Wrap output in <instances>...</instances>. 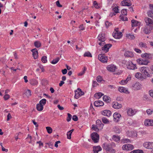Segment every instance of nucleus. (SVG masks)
I'll list each match as a JSON object with an SVG mask.
<instances>
[{
	"instance_id": "1",
	"label": "nucleus",
	"mask_w": 153,
	"mask_h": 153,
	"mask_svg": "<svg viewBox=\"0 0 153 153\" xmlns=\"http://www.w3.org/2000/svg\"><path fill=\"white\" fill-rule=\"evenodd\" d=\"M115 146V144L114 143L110 144L104 143L103 145V148L110 153H115L116 151L114 149Z\"/></svg>"
},
{
	"instance_id": "2",
	"label": "nucleus",
	"mask_w": 153,
	"mask_h": 153,
	"mask_svg": "<svg viewBox=\"0 0 153 153\" xmlns=\"http://www.w3.org/2000/svg\"><path fill=\"white\" fill-rule=\"evenodd\" d=\"M97 39L100 42H98V44L101 46H103L105 44V41L106 39L105 34H99L97 37Z\"/></svg>"
},
{
	"instance_id": "3",
	"label": "nucleus",
	"mask_w": 153,
	"mask_h": 153,
	"mask_svg": "<svg viewBox=\"0 0 153 153\" xmlns=\"http://www.w3.org/2000/svg\"><path fill=\"white\" fill-rule=\"evenodd\" d=\"M113 37L117 39L120 38L122 36V33L118 31V28L115 29V30L113 33Z\"/></svg>"
},
{
	"instance_id": "4",
	"label": "nucleus",
	"mask_w": 153,
	"mask_h": 153,
	"mask_svg": "<svg viewBox=\"0 0 153 153\" xmlns=\"http://www.w3.org/2000/svg\"><path fill=\"white\" fill-rule=\"evenodd\" d=\"M140 70L142 73L145 75V76L148 77L150 76V74L148 72L149 68H148L144 66L140 68Z\"/></svg>"
},
{
	"instance_id": "5",
	"label": "nucleus",
	"mask_w": 153,
	"mask_h": 153,
	"mask_svg": "<svg viewBox=\"0 0 153 153\" xmlns=\"http://www.w3.org/2000/svg\"><path fill=\"white\" fill-rule=\"evenodd\" d=\"M91 137L94 143H98L99 141V136L96 132H93L91 134Z\"/></svg>"
},
{
	"instance_id": "6",
	"label": "nucleus",
	"mask_w": 153,
	"mask_h": 153,
	"mask_svg": "<svg viewBox=\"0 0 153 153\" xmlns=\"http://www.w3.org/2000/svg\"><path fill=\"white\" fill-rule=\"evenodd\" d=\"M98 59L102 63H107V62L108 58L104 54H99L98 56Z\"/></svg>"
},
{
	"instance_id": "7",
	"label": "nucleus",
	"mask_w": 153,
	"mask_h": 153,
	"mask_svg": "<svg viewBox=\"0 0 153 153\" xmlns=\"http://www.w3.org/2000/svg\"><path fill=\"white\" fill-rule=\"evenodd\" d=\"M137 63L140 65H147L149 63V61L148 59L140 58L137 60Z\"/></svg>"
},
{
	"instance_id": "8",
	"label": "nucleus",
	"mask_w": 153,
	"mask_h": 153,
	"mask_svg": "<svg viewBox=\"0 0 153 153\" xmlns=\"http://www.w3.org/2000/svg\"><path fill=\"white\" fill-rule=\"evenodd\" d=\"M145 21L146 25L150 27L151 29L153 28V20L148 17L145 18Z\"/></svg>"
},
{
	"instance_id": "9",
	"label": "nucleus",
	"mask_w": 153,
	"mask_h": 153,
	"mask_svg": "<svg viewBox=\"0 0 153 153\" xmlns=\"http://www.w3.org/2000/svg\"><path fill=\"white\" fill-rule=\"evenodd\" d=\"M122 148L123 150L129 151L133 149L134 148V147L131 144H127L123 145Z\"/></svg>"
},
{
	"instance_id": "10",
	"label": "nucleus",
	"mask_w": 153,
	"mask_h": 153,
	"mask_svg": "<svg viewBox=\"0 0 153 153\" xmlns=\"http://www.w3.org/2000/svg\"><path fill=\"white\" fill-rule=\"evenodd\" d=\"M143 146L146 149H151L153 148V142H146L143 144Z\"/></svg>"
},
{
	"instance_id": "11",
	"label": "nucleus",
	"mask_w": 153,
	"mask_h": 153,
	"mask_svg": "<svg viewBox=\"0 0 153 153\" xmlns=\"http://www.w3.org/2000/svg\"><path fill=\"white\" fill-rule=\"evenodd\" d=\"M114 121L116 122H118L119 121L120 118L121 117V115L117 112H115L113 114Z\"/></svg>"
},
{
	"instance_id": "12",
	"label": "nucleus",
	"mask_w": 153,
	"mask_h": 153,
	"mask_svg": "<svg viewBox=\"0 0 153 153\" xmlns=\"http://www.w3.org/2000/svg\"><path fill=\"white\" fill-rule=\"evenodd\" d=\"M137 112V110L136 109L133 110L132 108H129L127 110V113L128 115L130 116H133Z\"/></svg>"
},
{
	"instance_id": "13",
	"label": "nucleus",
	"mask_w": 153,
	"mask_h": 153,
	"mask_svg": "<svg viewBox=\"0 0 153 153\" xmlns=\"http://www.w3.org/2000/svg\"><path fill=\"white\" fill-rule=\"evenodd\" d=\"M127 64L128 65L127 68L128 69L131 70H134L137 69L136 64H133L132 62L130 63L128 62H127Z\"/></svg>"
},
{
	"instance_id": "14",
	"label": "nucleus",
	"mask_w": 153,
	"mask_h": 153,
	"mask_svg": "<svg viewBox=\"0 0 153 153\" xmlns=\"http://www.w3.org/2000/svg\"><path fill=\"white\" fill-rule=\"evenodd\" d=\"M121 4L123 6H130L131 5V1L129 0H125L121 1Z\"/></svg>"
},
{
	"instance_id": "15",
	"label": "nucleus",
	"mask_w": 153,
	"mask_h": 153,
	"mask_svg": "<svg viewBox=\"0 0 153 153\" xmlns=\"http://www.w3.org/2000/svg\"><path fill=\"white\" fill-rule=\"evenodd\" d=\"M141 57L143 59L145 58V59H148V60L149 59H150L152 57L151 54L149 53H144L142 54L141 55Z\"/></svg>"
},
{
	"instance_id": "16",
	"label": "nucleus",
	"mask_w": 153,
	"mask_h": 153,
	"mask_svg": "<svg viewBox=\"0 0 153 153\" xmlns=\"http://www.w3.org/2000/svg\"><path fill=\"white\" fill-rule=\"evenodd\" d=\"M113 107L115 109H118L121 108L122 105L121 104L118 103L117 102H112Z\"/></svg>"
},
{
	"instance_id": "17",
	"label": "nucleus",
	"mask_w": 153,
	"mask_h": 153,
	"mask_svg": "<svg viewBox=\"0 0 153 153\" xmlns=\"http://www.w3.org/2000/svg\"><path fill=\"white\" fill-rule=\"evenodd\" d=\"M107 70L111 72H114L116 69H117L116 66L114 65H108L107 68Z\"/></svg>"
},
{
	"instance_id": "18",
	"label": "nucleus",
	"mask_w": 153,
	"mask_h": 153,
	"mask_svg": "<svg viewBox=\"0 0 153 153\" xmlns=\"http://www.w3.org/2000/svg\"><path fill=\"white\" fill-rule=\"evenodd\" d=\"M101 114L103 115L109 117L111 115V112L109 110H105L102 111Z\"/></svg>"
},
{
	"instance_id": "19",
	"label": "nucleus",
	"mask_w": 153,
	"mask_h": 153,
	"mask_svg": "<svg viewBox=\"0 0 153 153\" xmlns=\"http://www.w3.org/2000/svg\"><path fill=\"white\" fill-rule=\"evenodd\" d=\"M96 126H97L100 129H102L104 124L102 123L101 121L100 120H97L96 122Z\"/></svg>"
},
{
	"instance_id": "20",
	"label": "nucleus",
	"mask_w": 153,
	"mask_h": 153,
	"mask_svg": "<svg viewBox=\"0 0 153 153\" xmlns=\"http://www.w3.org/2000/svg\"><path fill=\"white\" fill-rule=\"evenodd\" d=\"M104 45V47H102V50L107 52L108 51L109 48L112 46V45L110 44H108Z\"/></svg>"
},
{
	"instance_id": "21",
	"label": "nucleus",
	"mask_w": 153,
	"mask_h": 153,
	"mask_svg": "<svg viewBox=\"0 0 153 153\" xmlns=\"http://www.w3.org/2000/svg\"><path fill=\"white\" fill-rule=\"evenodd\" d=\"M31 51L33 53V56L34 59H37L38 56V53L37 49L36 48L33 49Z\"/></svg>"
},
{
	"instance_id": "22",
	"label": "nucleus",
	"mask_w": 153,
	"mask_h": 153,
	"mask_svg": "<svg viewBox=\"0 0 153 153\" xmlns=\"http://www.w3.org/2000/svg\"><path fill=\"white\" fill-rule=\"evenodd\" d=\"M104 105V103L102 101L100 100L96 101L94 103V105L97 107L102 106Z\"/></svg>"
},
{
	"instance_id": "23",
	"label": "nucleus",
	"mask_w": 153,
	"mask_h": 153,
	"mask_svg": "<svg viewBox=\"0 0 153 153\" xmlns=\"http://www.w3.org/2000/svg\"><path fill=\"white\" fill-rule=\"evenodd\" d=\"M135 76L136 78L140 79H145L146 78V76H143L142 74L140 73H136Z\"/></svg>"
},
{
	"instance_id": "24",
	"label": "nucleus",
	"mask_w": 153,
	"mask_h": 153,
	"mask_svg": "<svg viewBox=\"0 0 153 153\" xmlns=\"http://www.w3.org/2000/svg\"><path fill=\"white\" fill-rule=\"evenodd\" d=\"M102 150V148L101 147L99 146H95L93 147V151L94 153H98L99 152Z\"/></svg>"
},
{
	"instance_id": "25",
	"label": "nucleus",
	"mask_w": 153,
	"mask_h": 153,
	"mask_svg": "<svg viewBox=\"0 0 153 153\" xmlns=\"http://www.w3.org/2000/svg\"><path fill=\"white\" fill-rule=\"evenodd\" d=\"M133 87L134 90H138L141 88V85L139 82H137L133 85Z\"/></svg>"
},
{
	"instance_id": "26",
	"label": "nucleus",
	"mask_w": 153,
	"mask_h": 153,
	"mask_svg": "<svg viewBox=\"0 0 153 153\" xmlns=\"http://www.w3.org/2000/svg\"><path fill=\"white\" fill-rule=\"evenodd\" d=\"M124 56L127 57L131 58L133 56L134 54L132 52L127 51L125 53Z\"/></svg>"
},
{
	"instance_id": "27",
	"label": "nucleus",
	"mask_w": 153,
	"mask_h": 153,
	"mask_svg": "<svg viewBox=\"0 0 153 153\" xmlns=\"http://www.w3.org/2000/svg\"><path fill=\"white\" fill-rule=\"evenodd\" d=\"M75 93L74 97L76 99H78L81 96L79 88H78L77 90L75 91Z\"/></svg>"
},
{
	"instance_id": "28",
	"label": "nucleus",
	"mask_w": 153,
	"mask_h": 153,
	"mask_svg": "<svg viewBox=\"0 0 153 153\" xmlns=\"http://www.w3.org/2000/svg\"><path fill=\"white\" fill-rule=\"evenodd\" d=\"M151 30L148 26H146L144 29L143 32L146 34H149L151 32Z\"/></svg>"
},
{
	"instance_id": "29",
	"label": "nucleus",
	"mask_w": 153,
	"mask_h": 153,
	"mask_svg": "<svg viewBox=\"0 0 153 153\" xmlns=\"http://www.w3.org/2000/svg\"><path fill=\"white\" fill-rule=\"evenodd\" d=\"M103 99L104 101L107 102H110L111 101L110 98L106 95H105L103 97Z\"/></svg>"
},
{
	"instance_id": "30",
	"label": "nucleus",
	"mask_w": 153,
	"mask_h": 153,
	"mask_svg": "<svg viewBox=\"0 0 153 153\" xmlns=\"http://www.w3.org/2000/svg\"><path fill=\"white\" fill-rule=\"evenodd\" d=\"M103 95V94L101 93L98 92L96 93L94 95V97L97 99H99Z\"/></svg>"
},
{
	"instance_id": "31",
	"label": "nucleus",
	"mask_w": 153,
	"mask_h": 153,
	"mask_svg": "<svg viewBox=\"0 0 153 153\" xmlns=\"http://www.w3.org/2000/svg\"><path fill=\"white\" fill-rule=\"evenodd\" d=\"M43 109V105H41L40 104H38L36 105V109L38 111H42Z\"/></svg>"
},
{
	"instance_id": "32",
	"label": "nucleus",
	"mask_w": 153,
	"mask_h": 153,
	"mask_svg": "<svg viewBox=\"0 0 153 153\" xmlns=\"http://www.w3.org/2000/svg\"><path fill=\"white\" fill-rule=\"evenodd\" d=\"M74 129H73L67 133V137L68 139H70L71 138V135Z\"/></svg>"
},
{
	"instance_id": "33",
	"label": "nucleus",
	"mask_w": 153,
	"mask_h": 153,
	"mask_svg": "<svg viewBox=\"0 0 153 153\" xmlns=\"http://www.w3.org/2000/svg\"><path fill=\"white\" fill-rule=\"evenodd\" d=\"M130 153H144L143 151L141 149L134 150L131 151Z\"/></svg>"
},
{
	"instance_id": "34",
	"label": "nucleus",
	"mask_w": 153,
	"mask_h": 153,
	"mask_svg": "<svg viewBox=\"0 0 153 153\" xmlns=\"http://www.w3.org/2000/svg\"><path fill=\"white\" fill-rule=\"evenodd\" d=\"M118 90L121 92L126 93L128 91V90L123 87H120L118 88Z\"/></svg>"
},
{
	"instance_id": "35",
	"label": "nucleus",
	"mask_w": 153,
	"mask_h": 153,
	"mask_svg": "<svg viewBox=\"0 0 153 153\" xmlns=\"http://www.w3.org/2000/svg\"><path fill=\"white\" fill-rule=\"evenodd\" d=\"M38 81L35 79H32L30 81V83L31 85H34L37 84Z\"/></svg>"
},
{
	"instance_id": "36",
	"label": "nucleus",
	"mask_w": 153,
	"mask_h": 153,
	"mask_svg": "<svg viewBox=\"0 0 153 153\" xmlns=\"http://www.w3.org/2000/svg\"><path fill=\"white\" fill-rule=\"evenodd\" d=\"M102 122L104 124H109L110 123L109 120L105 117H102Z\"/></svg>"
},
{
	"instance_id": "37",
	"label": "nucleus",
	"mask_w": 153,
	"mask_h": 153,
	"mask_svg": "<svg viewBox=\"0 0 153 153\" xmlns=\"http://www.w3.org/2000/svg\"><path fill=\"white\" fill-rule=\"evenodd\" d=\"M131 22L132 23V27L136 26H137L138 23H139V22H138L137 21L134 19L132 20Z\"/></svg>"
},
{
	"instance_id": "38",
	"label": "nucleus",
	"mask_w": 153,
	"mask_h": 153,
	"mask_svg": "<svg viewBox=\"0 0 153 153\" xmlns=\"http://www.w3.org/2000/svg\"><path fill=\"white\" fill-rule=\"evenodd\" d=\"M112 138L114 140L117 142L118 141H120V137L118 136L114 135L113 136Z\"/></svg>"
},
{
	"instance_id": "39",
	"label": "nucleus",
	"mask_w": 153,
	"mask_h": 153,
	"mask_svg": "<svg viewBox=\"0 0 153 153\" xmlns=\"http://www.w3.org/2000/svg\"><path fill=\"white\" fill-rule=\"evenodd\" d=\"M60 60L59 57H57L53 59L51 62V63L53 64H55L57 63Z\"/></svg>"
},
{
	"instance_id": "40",
	"label": "nucleus",
	"mask_w": 153,
	"mask_h": 153,
	"mask_svg": "<svg viewBox=\"0 0 153 153\" xmlns=\"http://www.w3.org/2000/svg\"><path fill=\"white\" fill-rule=\"evenodd\" d=\"M34 46L37 48L40 47L41 45V44L39 41H36L34 43Z\"/></svg>"
},
{
	"instance_id": "41",
	"label": "nucleus",
	"mask_w": 153,
	"mask_h": 153,
	"mask_svg": "<svg viewBox=\"0 0 153 153\" xmlns=\"http://www.w3.org/2000/svg\"><path fill=\"white\" fill-rule=\"evenodd\" d=\"M25 94L27 97H29L31 95V92L30 90H27L25 93Z\"/></svg>"
},
{
	"instance_id": "42",
	"label": "nucleus",
	"mask_w": 153,
	"mask_h": 153,
	"mask_svg": "<svg viewBox=\"0 0 153 153\" xmlns=\"http://www.w3.org/2000/svg\"><path fill=\"white\" fill-rule=\"evenodd\" d=\"M126 36L130 39H134L135 37L133 34L131 33L127 34Z\"/></svg>"
},
{
	"instance_id": "43",
	"label": "nucleus",
	"mask_w": 153,
	"mask_h": 153,
	"mask_svg": "<svg viewBox=\"0 0 153 153\" xmlns=\"http://www.w3.org/2000/svg\"><path fill=\"white\" fill-rule=\"evenodd\" d=\"M84 56L86 57L87 56L88 57H92V56L91 53L89 52H86L84 54Z\"/></svg>"
},
{
	"instance_id": "44",
	"label": "nucleus",
	"mask_w": 153,
	"mask_h": 153,
	"mask_svg": "<svg viewBox=\"0 0 153 153\" xmlns=\"http://www.w3.org/2000/svg\"><path fill=\"white\" fill-rule=\"evenodd\" d=\"M46 100L45 99H43L41 100L39 102V103L41 105H43V106L45 105L46 103Z\"/></svg>"
},
{
	"instance_id": "45",
	"label": "nucleus",
	"mask_w": 153,
	"mask_h": 153,
	"mask_svg": "<svg viewBox=\"0 0 153 153\" xmlns=\"http://www.w3.org/2000/svg\"><path fill=\"white\" fill-rule=\"evenodd\" d=\"M92 129L97 131H99V128L96 126V125H92Z\"/></svg>"
},
{
	"instance_id": "46",
	"label": "nucleus",
	"mask_w": 153,
	"mask_h": 153,
	"mask_svg": "<svg viewBox=\"0 0 153 153\" xmlns=\"http://www.w3.org/2000/svg\"><path fill=\"white\" fill-rule=\"evenodd\" d=\"M148 16L152 18H153V11L152 10H151L148 12Z\"/></svg>"
},
{
	"instance_id": "47",
	"label": "nucleus",
	"mask_w": 153,
	"mask_h": 153,
	"mask_svg": "<svg viewBox=\"0 0 153 153\" xmlns=\"http://www.w3.org/2000/svg\"><path fill=\"white\" fill-rule=\"evenodd\" d=\"M121 142L123 143H126L129 142L130 140L129 139L127 138H124L121 140Z\"/></svg>"
},
{
	"instance_id": "48",
	"label": "nucleus",
	"mask_w": 153,
	"mask_h": 153,
	"mask_svg": "<svg viewBox=\"0 0 153 153\" xmlns=\"http://www.w3.org/2000/svg\"><path fill=\"white\" fill-rule=\"evenodd\" d=\"M93 5L94 7L97 9H98L100 8V6L99 5L97 2L96 1H94Z\"/></svg>"
},
{
	"instance_id": "49",
	"label": "nucleus",
	"mask_w": 153,
	"mask_h": 153,
	"mask_svg": "<svg viewBox=\"0 0 153 153\" xmlns=\"http://www.w3.org/2000/svg\"><path fill=\"white\" fill-rule=\"evenodd\" d=\"M119 9L118 7H116L113 8V11L116 13H119Z\"/></svg>"
},
{
	"instance_id": "50",
	"label": "nucleus",
	"mask_w": 153,
	"mask_h": 153,
	"mask_svg": "<svg viewBox=\"0 0 153 153\" xmlns=\"http://www.w3.org/2000/svg\"><path fill=\"white\" fill-rule=\"evenodd\" d=\"M46 128L49 134H51L52 132V129L51 127L48 126L46 127Z\"/></svg>"
},
{
	"instance_id": "51",
	"label": "nucleus",
	"mask_w": 153,
	"mask_h": 153,
	"mask_svg": "<svg viewBox=\"0 0 153 153\" xmlns=\"http://www.w3.org/2000/svg\"><path fill=\"white\" fill-rule=\"evenodd\" d=\"M120 19L123 21H127L128 18L126 17H124L123 15H121L120 16Z\"/></svg>"
},
{
	"instance_id": "52",
	"label": "nucleus",
	"mask_w": 153,
	"mask_h": 153,
	"mask_svg": "<svg viewBox=\"0 0 153 153\" xmlns=\"http://www.w3.org/2000/svg\"><path fill=\"white\" fill-rule=\"evenodd\" d=\"M41 60L43 63H46L47 61V56H42L41 59Z\"/></svg>"
},
{
	"instance_id": "53",
	"label": "nucleus",
	"mask_w": 153,
	"mask_h": 153,
	"mask_svg": "<svg viewBox=\"0 0 153 153\" xmlns=\"http://www.w3.org/2000/svg\"><path fill=\"white\" fill-rule=\"evenodd\" d=\"M87 68L86 67H84V68L83 70L81 72L79 73L78 74V76H82L85 73Z\"/></svg>"
},
{
	"instance_id": "54",
	"label": "nucleus",
	"mask_w": 153,
	"mask_h": 153,
	"mask_svg": "<svg viewBox=\"0 0 153 153\" xmlns=\"http://www.w3.org/2000/svg\"><path fill=\"white\" fill-rule=\"evenodd\" d=\"M139 45L140 47L143 48H147V47L146 46V43H143L142 42H141L139 43Z\"/></svg>"
},
{
	"instance_id": "55",
	"label": "nucleus",
	"mask_w": 153,
	"mask_h": 153,
	"mask_svg": "<svg viewBox=\"0 0 153 153\" xmlns=\"http://www.w3.org/2000/svg\"><path fill=\"white\" fill-rule=\"evenodd\" d=\"M150 120L147 119L146 120L144 121V124L146 126H150V125L149 124Z\"/></svg>"
},
{
	"instance_id": "56",
	"label": "nucleus",
	"mask_w": 153,
	"mask_h": 153,
	"mask_svg": "<svg viewBox=\"0 0 153 153\" xmlns=\"http://www.w3.org/2000/svg\"><path fill=\"white\" fill-rule=\"evenodd\" d=\"M97 80L98 82H100L102 80V77L100 76H98L97 77Z\"/></svg>"
},
{
	"instance_id": "57",
	"label": "nucleus",
	"mask_w": 153,
	"mask_h": 153,
	"mask_svg": "<svg viewBox=\"0 0 153 153\" xmlns=\"http://www.w3.org/2000/svg\"><path fill=\"white\" fill-rule=\"evenodd\" d=\"M121 13L122 14V15L123 16L124 15H127V9H123L121 11Z\"/></svg>"
},
{
	"instance_id": "58",
	"label": "nucleus",
	"mask_w": 153,
	"mask_h": 153,
	"mask_svg": "<svg viewBox=\"0 0 153 153\" xmlns=\"http://www.w3.org/2000/svg\"><path fill=\"white\" fill-rule=\"evenodd\" d=\"M68 117L67 118V120L68 122L70 121L71 120V118H72V116L69 113L68 114Z\"/></svg>"
},
{
	"instance_id": "59",
	"label": "nucleus",
	"mask_w": 153,
	"mask_h": 153,
	"mask_svg": "<svg viewBox=\"0 0 153 153\" xmlns=\"http://www.w3.org/2000/svg\"><path fill=\"white\" fill-rule=\"evenodd\" d=\"M105 25L107 28L111 25V23L108 21H106L105 23Z\"/></svg>"
},
{
	"instance_id": "60",
	"label": "nucleus",
	"mask_w": 153,
	"mask_h": 153,
	"mask_svg": "<svg viewBox=\"0 0 153 153\" xmlns=\"http://www.w3.org/2000/svg\"><path fill=\"white\" fill-rule=\"evenodd\" d=\"M10 97V96L8 94H6L4 96V100H8Z\"/></svg>"
},
{
	"instance_id": "61",
	"label": "nucleus",
	"mask_w": 153,
	"mask_h": 153,
	"mask_svg": "<svg viewBox=\"0 0 153 153\" xmlns=\"http://www.w3.org/2000/svg\"><path fill=\"white\" fill-rule=\"evenodd\" d=\"M152 112L153 111L150 109H148L146 110V112L148 115H151Z\"/></svg>"
},
{
	"instance_id": "62",
	"label": "nucleus",
	"mask_w": 153,
	"mask_h": 153,
	"mask_svg": "<svg viewBox=\"0 0 153 153\" xmlns=\"http://www.w3.org/2000/svg\"><path fill=\"white\" fill-rule=\"evenodd\" d=\"M37 144H39V148H41V146H43V144L42 142L39 141H37L36 142Z\"/></svg>"
},
{
	"instance_id": "63",
	"label": "nucleus",
	"mask_w": 153,
	"mask_h": 153,
	"mask_svg": "<svg viewBox=\"0 0 153 153\" xmlns=\"http://www.w3.org/2000/svg\"><path fill=\"white\" fill-rule=\"evenodd\" d=\"M133 133L132 131H128L127 132V134L129 137H132Z\"/></svg>"
},
{
	"instance_id": "64",
	"label": "nucleus",
	"mask_w": 153,
	"mask_h": 153,
	"mask_svg": "<svg viewBox=\"0 0 153 153\" xmlns=\"http://www.w3.org/2000/svg\"><path fill=\"white\" fill-rule=\"evenodd\" d=\"M72 119L74 121H76L78 120V118L76 115H74L72 117Z\"/></svg>"
}]
</instances>
